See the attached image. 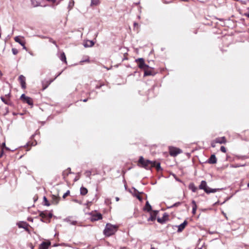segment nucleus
Wrapping results in <instances>:
<instances>
[{
	"label": "nucleus",
	"mask_w": 249,
	"mask_h": 249,
	"mask_svg": "<svg viewBox=\"0 0 249 249\" xmlns=\"http://www.w3.org/2000/svg\"><path fill=\"white\" fill-rule=\"evenodd\" d=\"M153 162V161L152 160H145L142 156H141L139 158L138 165L146 170H151L154 165Z\"/></svg>",
	"instance_id": "obj_1"
},
{
	"label": "nucleus",
	"mask_w": 249,
	"mask_h": 249,
	"mask_svg": "<svg viewBox=\"0 0 249 249\" xmlns=\"http://www.w3.org/2000/svg\"><path fill=\"white\" fill-rule=\"evenodd\" d=\"M199 189L203 190L205 192L208 194L210 193H214L216 192L217 191L221 190V189H211L209 188L207 183L205 180L201 181L200 184L199 185Z\"/></svg>",
	"instance_id": "obj_2"
},
{
	"label": "nucleus",
	"mask_w": 249,
	"mask_h": 249,
	"mask_svg": "<svg viewBox=\"0 0 249 249\" xmlns=\"http://www.w3.org/2000/svg\"><path fill=\"white\" fill-rule=\"evenodd\" d=\"M117 231V227L112 225L111 224L107 223L106 225V228L104 231V233L106 236H110Z\"/></svg>",
	"instance_id": "obj_3"
},
{
	"label": "nucleus",
	"mask_w": 249,
	"mask_h": 249,
	"mask_svg": "<svg viewBox=\"0 0 249 249\" xmlns=\"http://www.w3.org/2000/svg\"><path fill=\"white\" fill-rule=\"evenodd\" d=\"M90 215V219L91 221H95L102 219V215L96 212H91L89 213Z\"/></svg>",
	"instance_id": "obj_4"
},
{
	"label": "nucleus",
	"mask_w": 249,
	"mask_h": 249,
	"mask_svg": "<svg viewBox=\"0 0 249 249\" xmlns=\"http://www.w3.org/2000/svg\"><path fill=\"white\" fill-rule=\"evenodd\" d=\"M136 62L138 63V67L143 70L149 68V66L145 64L144 59L142 58L136 59Z\"/></svg>",
	"instance_id": "obj_5"
},
{
	"label": "nucleus",
	"mask_w": 249,
	"mask_h": 249,
	"mask_svg": "<svg viewBox=\"0 0 249 249\" xmlns=\"http://www.w3.org/2000/svg\"><path fill=\"white\" fill-rule=\"evenodd\" d=\"M169 153L171 156L176 157L178 154L181 153V150L179 148L174 147H169Z\"/></svg>",
	"instance_id": "obj_6"
},
{
	"label": "nucleus",
	"mask_w": 249,
	"mask_h": 249,
	"mask_svg": "<svg viewBox=\"0 0 249 249\" xmlns=\"http://www.w3.org/2000/svg\"><path fill=\"white\" fill-rule=\"evenodd\" d=\"M20 99L24 103H26L30 106L33 105V101L32 99L29 97L25 96L24 94H22L21 95Z\"/></svg>",
	"instance_id": "obj_7"
},
{
	"label": "nucleus",
	"mask_w": 249,
	"mask_h": 249,
	"mask_svg": "<svg viewBox=\"0 0 249 249\" xmlns=\"http://www.w3.org/2000/svg\"><path fill=\"white\" fill-rule=\"evenodd\" d=\"M14 39L16 42L18 43L19 44H20L23 47V49L24 50H27V48L25 46V42L23 40H22L20 39V37L19 36H16L14 38Z\"/></svg>",
	"instance_id": "obj_8"
},
{
	"label": "nucleus",
	"mask_w": 249,
	"mask_h": 249,
	"mask_svg": "<svg viewBox=\"0 0 249 249\" xmlns=\"http://www.w3.org/2000/svg\"><path fill=\"white\" fill-rule=\"evenodd\" d=\"M18 80L20 83L21 88L23 89H25L26 88V78L25 76H24L23 75H20L18 77Z\"/></svg>",
	"instance_id": "obj_9"
},
{
	"label": "nucleus",
	"mask_w": 249,
	"mask_h": 249,
	"mask_svg": "<svg viewBox=\"0 0 249 249\" xmlns=\"http://www.w3.org/2000/svg\"><path fill=\"white\" fill-rule=\"evenodd\" d=\"M168 219V214L166 213H164L161 218H158L157 221L159 223L161 224L164 223Z\"/></svg>",
	"instance_id": "obj_10"
},
{
	"label": "nucleus",
	"mask_w": 249,
	"mask_h": 249,
	"mask_svg": "<svg viewBox=\"0 0 249 249\" xmlns=\"http://www.w3.org/2000/svg\"><path fill=\"white\" fill-rule=\"evenodd\" d=\"M51 245V242H43L39 246L38 249H48L49 247Z\"/></svg>",
	"instance_id": "obj_11"
},
{
	"label": "nucleus",
	"mask_w": 249,
	"mask_h": 249,
	"mask_svg": "<svg viewBox=\"0 0 249 249\" xmlns=\"http://www.w3.org/2000/svg\"><path fill=\"white\" fill-rule=\"evenodd\" d=\"M54 80V79H52V80H50L49 81H43L42 82V87H43V90H44L52 82H53Z\"/></svg>",
	"instance_id": "obj_12"
},
{
	"label": "nucleus",
	"mask_w": 249,
	"mask_h": 249,
	"mask_svg": "<svg viewBox=\"0 0 249 249\" xmlns=\"http://www.w3.org/2000/svg\"><path fill=\"white\" fill-rule=\"evenodd\" d=\"M217 162V159L215 156V155L213 154L211 156L210 158L209 159L208 162L210 164H214Z\"/></svg>",
	"instance_id": "obj_13"
},
{
	"label": "nucleus",
	"mask_w": 249,
	"mask_h": 249,
	"mask_svg": "<svg viewBox=\"0 0 249 249\" xmlns=\"http://www.w3.org/2000/svg\"><path fill=\"white\" fill-rule=\"evenodd\" d=\"M214 141L216 143L222 144L226 142V138L225 137H218L216 138Z\"/></svg>",
	"instance_id": "obj_14"
},
{
	"label": "nucleus",
	"mask_w": 249,
	"mask_h": 249,
	"mask_svg": "<svg viewBox=\"0 0 249 249\" xmlns=\"http://www.w3.org/2000/svg\"><path fill=\"white\" fill-rule=\"evenodd\" d=\"M64 221L69 223L71 225H75L77 222L75 220H71V217H68L64 219Z\"/></svg>",
	"instance_id": "obj_15"
},
{
	"label": "nucleus",
	"mask_w": 249,
	"mask_h": 249,
	"mask_svg": "<svg viewBox=\"0 0 249 249\" xmlns=\"http://www.w3.org/2000/svg\"><path fill=\"white\" fill-rule=\"evenodd\" d=\"M94 45V42L92 40H87L84 43V46L86 48L92 47Z\"/></svg>",
	"instance_id": "obj_16"
},
{
	"label": "nucleus",
	"mask_w": 249,
	"mask_h": 249,
	"mask_svg": "<svg viewBox=\"0 0 249 249\" xmlns=\"http://www.w3.org/2000/svg\"><path fill=\"white\" fill-rule=\"evenodd\" d=\"M187 224V222L186 221H184L182 223L178 226V232H181L185 227L186 225Z\"/></svg>",
	"instance_id": "obj_17"
},
{
	"label": "nucleus",
	"mask_w": 249,
	"mask_h": 249,
	"mask_svg": "<svg viewBox=\"0 0 249 249\" xmlns=\"http://www.w3.org/2000/svg\"><path fill=\"white\" fill-rule=\"evenodd\" d=\"M52 203L53 204H57L59 201V197L54 195H53L52 196Z\"/></svg>",
	"instance_id": "obj_18"
},
{
	"label": "nucleus",
	"mask_w": 249,
	"mask_h": 249,
	"mask_svg": "<svg viewBox=\"0 0 249 249\" xmlns=\"http://www.w3.org/2000/svg\"><path fill=\"white\" fill-rule=\"evenodd\" d=\"M18 225L19 228H23L25 229L26 231H28L27 224L26 223H18Z\"/></svg>",
	"instance_id": "obj_19"
},
{
	"label": "nucleus",
	"mask_w": 249,
	"mask_h": 249,
	"mask_svg": "<svg viewBox=\"0 0 249 249\" xmlns=\"http://www.w3.org/2000/svg\"><path fill=\"white\" fill-rule=\"evenodd\" d=\"M189 188L193 192H196L197 190V188L195 186V184L193 183H191L189 184Z\"/></svg>",
	"instance_id": "obj_20"
},
{
	"label": "nucleus",
	"mask_w": 249,
	"mask_h": 249,
	"mask_svg": "<svg viewBox=\"0 0 249 249\" xmlns=\"http://www.w3.org/2000/svg\"><path fill=\"white\" fill-rule=\"evenodd\" d=\"M153 163H154L152 166L153 167H156L158 171H159L160 169V164L159 162H157L156 161H153Z\"/></svg>",
	"instance_id": "obj_21"
},
{
	"label": "nucleus",
	"mask_w": 249,
	"mask_h": 249,
	"mask_svg": "<svg viewBox=\"0 0 249 249\" xmlns=\"http://www.w3.org/2000/svg\"><path fill=\"white\" fill-rule=\"evenodd\" d=\"M192 203L193 204L192 213L195 214L197 209V205L195 200H193Z\"/></svg>",
	"instance_id": "obj_22"
},
{
	"label": "nucleus",
	"mask_w": 249,
	"mask_h": 249,
	"mask_svg": "<svg viewBox=\"0 0 249 249\" xmlns=\"http://www.w3.org/2000/svg\"><path fill=\"white\" fill-rule=\"evenodd\" d=\"M144 210L149 212L152 210V207L149 203L148 201H147L145 204V206L144 207Z\"/></svg>",
	"instance_id": "obj_23"
},
{
	"label": "nucleus",
	"mask_w": 249,
	"mask_h": 249,
	"mask_svg": "<svg viewBox=\"0 0 249 249\" xmlns=\"http://www.w3.org/2000/svg\"><path fill=\"white\" fill-rule=\"evenodd\" d=\"M59 58L62 61L64 62L65 63H67L66 55L64 52L61 53L59 56Z\"/></svg>",
	"instance_id": "obj_24"
},
{
	"label": "nucleus",
	"mask_w": 249,
	"mask_h": 249,
	"mask_svg": "<svg viewBox=\"0 0 249 249\" xmlns=\"http://www.w3.org/2000/svg\"><path fill=\"white\" fill-rule=\"evenodd\" d=\"M88 193V190L87 188L84 187H81L80 188V194L81 195H83V196H84L85 195H86Z\"/></svg>",
	"instance_id": "obj_25"
},
{
	"label": "nucleus",
	"mask_w": 249,
	"mask_h": 249,
	"mask_svg": "<svg viewBox=\"0 0 249 249\" xmlns=\"http://www.w3.org/2000/svg\"><path fill=\"white\" fill-rule=\"evenodd\" d=\"M156 214H151L150 216L147 219L148 221H154L156 219Z\"/></svg>",
	"instance_id": "obj_26"
},
{
	"label": "nucleus",
	"mask_w": 249,
	"mask_h": 249,
	"mask_svg": "<svg viewBox=\"0 0 249 249\" xmlns=\"http://www.w3.org/2000/svg\"><path fill=\"white\" fill-rule=\"evenodd\" d=\"M71 168H68L66 170L64 171L63 173V176L65 177V176H67L69 174H71Z\"/></svg>",
	"instance_id": "obj_27"
},
{
	"label": "nucleus",
	"mask_w": 249,
	"mask_h": 249,
	"mask_svg": "<svg viewBox=\"0 0 249 249\" xmlns=\"http://www.w3.org/2000/svg\"><path fill=\"white\" fill-rule=\"evenodd\" d=\"M47 212H39V216L42 218H47Z\"/></svg>",
	"instance_id": "obj_28"
},
{
	"label": "nucleus",
	"mask_w": 249,
	"mask_h": 249,
	"mask_svg": "<svg viewBox=\"0 0 249 249\" xmlns=\"http://www.w3.org/2000/svg\"><path fill=\"white\" fill-rule=\"evenodd\" d=\"M74 5V1H72V0H70L69 2V5H68V8L69 9V10H71L73 6Z\"/></svg>",
	"instance_id": "obj_29"
},
{
	"label": "nucleus",
	"mask_w": 249,
	"mask_h": 249,
	"mask_svg": "<svg viewBox=\"0 0 249 249\" xmlns=\"http://www.w3.org/2000/svg\"><path fill=\"white\" fill-rule=\"evenodd\" d=\"M99 3V0H91V6L97 5Z\"/></svg>",
	"instance_id": "obj_30"
},
{
	"label": "nucleus",
	"mask_w": 249,
	"mask_h": 249,
	"mask_svg": "<svg viewBox=\"0 0 249 249\" xmlns=\"http://www.w3.org/2000/svg\"><path fill=\"white\" fill-rule=\"evenodd\" d=\"M144 71V76H147L151 75V71H148V69L143 70Z\"/></svg>",
	"instance_id": "obj_31"
},
{
	"label": "nucleus",
	"mask_w": 249,
	"mask_h": 249,
	"mask_svg": "<svg viewBox=\"0 0 249 249\" xmlns=\"http://www.w3.org/2000/svg\"><path fill=\"white\" fill-rule=\"evenodd\" d=\"M44 205L47 206H49L50 205V204L48 202V200L47 198L45 196H44L43 197Z\"/></svg>",
	"instance_id": "obj_32"
},
{
	"label": "nucleus",
	"mask_w": 249,
	"mask_h": 249,
	"mask_svg": "<svg viewBox=\"0 0 249 249\" xmlns=\"http://www.w3.org/2000/svg\"><path fill=\"white\" fill-rule=\"evenodd\" d=\"M181 204V202H176L175 203H174L173 205L170 206V207H168V208H173L174 207H178L179 205H180Z\"/></svg>",
	"instance_id": "obj_33"
},
{
	"label": "nucleus",
	"mask_w": 249,
	"mask_h": 249,
	"mask_svg": "<svg viewBox=\"0 0 249 249\" xmlns=\"http://www.w3.org/2000/svg\"><path fill=\"white\" fill-rule=\"evenodd\" d=\"M85 174L87 177L90 178V177L91 174V172L90 171H86L85 172Z\"/></svg>",
	"instance_id": "obj_34"
},
{
	"label": "nucleus",
	"mask_w": 249,
	"mask_h": 249,
	"mask_svg": "<svg viewBox=\"0 0 249 249\" xmlns=\"http://www.w3.org/2000/svg\"><path fill=\"white\" fill-rule=\"evenodd\" d=\"M1 101L6 105H10L9 102L6 100L3 97H0Z\"/></svg>",
	"instance_id": "obj_35"
},
{
	"label": "nucleus",
	"mask_w": 249,
	"mask_h": 249,
	"mask_svg": "<svg viewBox=\"0 0 249 249\" xmlns=\"http://www.w3.org/2000/svg\"><path fill=\"white\" fill-rule=\"evenodd\" d=\"M12 51L14 55H16L18 53V50L16 48H12Z\"/></svg>",
	"instance_id": "obj_36"
},
{
	"label": "nucleus",
	"mask_w": 249,
	"mask_h": 249,
	"mask_svg": "<svg viewBox=\"0 0 249 249\" xmlns=\"http://www.w3.org/2000/svg\"><path fill=\"white\" fill-rule=\"evenodd\" d=\"M70 192L69 190H68L63 196V198H65L67 196L69 195Z\"/></svg>",
	"instance_id": "obj_37"
},
{
	"label": "nucleus",
	"mask_w": 249,
	"mask_h": 249,
	"mask_svg": "<svg viewBox=\"0 0 249 249\" xmlns=\"http://www.w3.org/2000/svg\"><path fill=\"white\" fill-rule=\"evenodd\" d=\"M49 41L50 42L53 43V44H54L56 47H58L57 44H56V43L55 41L53 40L52 38H49Z\"/></svg>",
	"instance_id": "obj_38"
},
{
	"label": "nucleus",
	"mask_w": 249,
	"mask_h": 249,
	"mask_svg": "<svg viewBox=\"0 0 249 249\" xmlns=\"http://www.w3.org/2000/svg\"><path fill=\"white\" fill-rule=\"evenodd\" d=\"M220 150L223 152V153H226V148L224 146H221L220 147Z\"/></svg>",
	"instance_id": "obj_39"
},
{
	"label": "nucleus",
	"mask_w": 249,
	"mask_h": 249,
	"mask_svg": "<svg viewBox=\"0 0 249 249\" xmlns=\"http://www.w3.org/2000/svg\"><path fill=\"white\" fill-rule=\"evenodd\" d=\"M48 1H51L53 3L57 2V4L61 0H47Z\"/></svg>",
	"instance_id": "obj_40"
},
{
	"label": "nucleus",
	"mask_w": 249,
	"mask_h": 249,
	"mask_svg": "<svg viewBox=\"0 0 249 249\" xmlns=\"http://www.w3.org/2000/svg\"><path fill=\"white\" fill-rule=\"evenodd\" d=\"M216 143V142H215V141L214 140L212 141V142H211V146H212V147H215V143Z\"/></svg>",
	"instance_id": "obj_41"
},
{
	"label": "nucleus",
	"mask_w": 249,
	"mask_h": 249,
	"mask_svg": "<svg viewBox=\"0 0 249 249\" xmlns=\"http://www.w3.org/2000/svg\"><path fill=\"white\" fill-rule=\"evenodd\" d=\"M135 196L140 201H142V198L139 195H136Z\"/></svg>",
	"instance_id": "obj_42"
},
{
	"label": "nucleus",
	"mask_w": 249,
	"mask_h": 249,
	"mask_svg": "<svg viewBox=\"0 0 249 249\" xmlns=\"http://www.w3.org/2000/svg\"><path fill=\"white\" fill-rule=\"evenodd\" d=\"M52 216H53V214L52 213H48L47 218H51L52 217Z\"/></svg>",
	"instance_id": "obj_43"
},
{
	"label": "nucleus",
	"mask_w": 249,
	"mask_h": 249,
	"mask_svg": "<svg viewBox=\"0 0 249 249\" xmlns=\"http://www.w3.org/2000/svg\"><path fill=\"white\" fill-rule=\"evenodd\" d=\"M3 148H2L1 150L0 151V158H1L3 154Z\"/></svg>",
	"instance_id": "obj_44"
},
{
	"label": "nucleus",
	"mask_w": 249,
	"mask_h": 249,
	"mask_svg": "<svg viewBox=\"0 0 249 249\" xmlns=\"http://www.w3.org/2000/svg\"><path fill=\"white\" fill-rule=\"evenodd\" d=\"M62 72V71L57 73V75L55 77V78L53 79H55L58 76H59L61 74Z\"/></svg>",
	"instance_id": "obj_45"
},
{
	"label": "nucleus",
	"mask_w": 249,
	"mask_h": 249,
	"mask_svg": "<svg viewBox=\"0 0 249 249\" xmlns=\"http://www.w3.org/2000/svg\"><path fill=\"white\" fill-rule=\"evenodd\" d=\"M62 72V71L57 73V75L55 77V78L53 79H55L58 76H59L61 74Z\"/></svg>",
	"instance_id": "obj_46"
},
{
	"label": "nucleus",
	"mask_w": 249,
	"mask_h": 249,
	"mask_svg": "<svg viewBox=\"0 0 249 249\" xmlns=\"http://www.w3.org/2000/svg\"><path fill=\"white\" fill-rule=\"evenodd\" d=\"M244 16H245L249 18V13H245Z\"/></svg>",
	"instance_id": "obj_47"
},
{
	"label": "nucleus",
	"mask_w": 249,
	"mask_h": 249,
	"mask_svg": "<svg viewBox=\"0 0 249 249\" xmlns=\"http://www.w3.org/2000/svg\"><path fill=\"white\" fill-rule=\"evenodd\" d=\"M241 166H243V165H239V164H237L236 166H235L234 167H241Z\"/></svg>",
	"instance_id": "obj_48"
},
{
	"label": "nucleus",
	"mask_w": 249,
	"mask_h": 249,
	"mask_svg": "<svg viewBox=\"0 0 249 249\" xmlns=\"http://www.w3.org/2000/svg\"><path fill=\"white\" fill-rule=\"evenodd\" d=\"M102 85H100V86H97L96 87V89H100L101 87H102Z\"/></svg>",
	"instance_id": "obj_49"
},
{
	"label": "nucleus",
	"mask_w": 249,
	"mask_h": 249,
	"mask_svg": "<svg viewBox=\"0 0 249 249\" xmlns=\"http://www.w3.org/2000/svg\"><path fill=\"white\" fill-rule=\"evenodd\" d=\"M79 179V178L78 177H76L75 178H74V181H76L77 180H78Z\"/></svg>",
	"instance_id": "obj_50"
},
{
	"label": "nucleus",
	"mask_w": 249,
	"mask_h": 249,
	"mask_svg": "<svg viewBox=\"0 0 249 249\" xmlns=\"http://www.w3.org/2000/svg\"><path fill=\"white\" fill-rule=\"evenodd\" d=\"M88 98H87V99H84V100H83V101L84 102H87V101H88Z\"/></svg>",
	"instance_id": "obj_51"
},
{
	"label": "nucleus",
	"mask_w": 249,
	"mask_h": 249,
	"mask_svg": "<svg viewBox=\"0 0 249 249\" xmlns=\"http://www.w3.org/2000/svg\"><path fill=\"white\" fill-rule=\"evenodd\" d=\"M2 146L3 147H5V142L2 143Z\"/></svg>",
	"instance_id": "obj_52"
},
{
	"label": "nucleus",
	"mask_w": 249,
	"mask_h": 249,
	"mask_svg": "<svg viewBox=\"0 0 249 249\" xmlns=\"http://www.w3.org/2000/svg\"><path fill=\"white\" fill-rule=\"evenodd\" d=\"M119 200V197H116V201H118Z\"/></svg>",
	"instance_id": "obj_53"
},
{
	"label": "nucleus",
	"mask_w": 249,
	"mask_h": 249,
	"mask_svg": "<svg viewBox=\"0 0 249 249\" xmlns=\"http://www.w3.org/2000/svg\"><path fill=\"white\" fill-rule=\"evenodd\" d=\"M134 25L135 26L136 25H138V24L137 23H134Z\"/></svg>",
	"instance_id": "obj_54"
},
{
	"label": "nucleus",
	"mask_w": 249,
	"mask_h": 249,
	"mask_svg": "<svg viewBox=\"0 0 249 249\" xmlns=\"http://www.w3.org/2000/svg\"><path fill=\"white\" fill-rule=\"evenodd\" d=\"M30 54L31 55H33V53H30Z\"/></svg>",
	"instance_id": "obj_55"
},
{
	"label": "nucleus",
	"mask_w": 249,
	"mask_h": 249,
	"mask_svg": "<svg viewBox=\"0 0 249 249\" xmlns=\"http://www.w3.org/2000/svg\"><path fill=\"white\" fill-rule=\"evenodd\" d=\"M85 61L84 60H83L82 62H84ZM85 61H87V60H86ZM87 61H89V60H87Z\"/></svg>",
	"instance_id": "obj_56"
},
{
	"label": "nucleus",
	"mask_w": 249,
	"mask_h": 249,
	"mask_svg": "<svg viewBox=\"0 0 249 249\" xmlns=\"http://www.w3.org/2000/svg\"><path fill=\"white\" fill-rule=\"evenodd\" d=\"M248 187H249V183L247 185Z\"/></svg>",
	"instance_id": "obj_57"
},
{
	"label": "nucleus",
	"mask_w": 249,
	"mask_h": 249,
	"mask_svg": "<svg viewBox=\"0 0 249 249\" xmlns=\"http://www.w3.org/2000/svg\"><path fill=\"white\" fill-rule=\"evenodd\" d=\"M75 202H77L78 201L76 200H74Z\"/></svg>",
	"instance_id": "obj_58"
},
{
	"label": "nucleus",
	"mask_w": 249,
	"mask_h": 249,
	"mask_svg": "<svg viewBox=\"0 0 249 249\" xmlns=\"http://www.w3.org/2000/svg\"><path fill=\"white\" fill-rule=\"evenodd\" d=\"M5 148H6V149H9V148H7V147H5Z\"/></svg>",
	"instance_id": "obj_59"
},
{
	"label": "nucleus",
	"mask_w": 249,
	"mask_h": 249,
	"mask_svg": "<svg viewBox=\"0 0 249 249\" xmlns=\"http://www.w3.org/2000/svg\"><path fill=\"white\" fill-rule=\"evenodd\" d=\"M151 249H154V248H151Z\"/></svg>",
	"instance_id": "obj_60"
}]
</instances>
